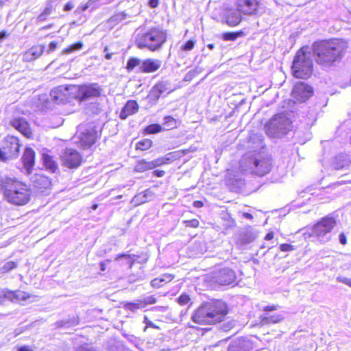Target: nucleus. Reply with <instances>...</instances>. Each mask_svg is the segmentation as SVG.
<instances>
[{
  "label": "nucleus",
  "mask_w": 351,
  "mask_h": 351,
  "mask_svg": "<svg viewBox=\"0 0 351 351\" xmlns=\"http://www.w3.org/2000/svg\"><path fill=\"white\" fill-rule=\"evenodd\" d=\"M97 1V0H88L87 3L82 4L80 6V10H82V11L86 10L89 8V5L91 3H94Z\"/></svg>",
  "instance_id": "48"
},
{
  "label": "nucleus",
  "mask_w": 351,
  "mask_h": 351,
  "mask_svg": "<svg viewBox=\"0 0 351 351\" xmlns=\"http://www.w3.org/2000/svg\"><path fill=\"white\" fill-rule=\"evenodd\" d=\"M83 45H84V44H83L82 41H77V42L68 46L67 47L64 48L62 50V53L64 54L71 53L73 52L74 51L81 49L83 47Z\"/></svg>",
  "instance_id": "37"
},
{
  "label": "nucleus",
  "mask_w": 351,
  "mask_h": 351,
  "mask_svg": "<svg viewBox=\"0 0 351 351\" xmlns=\"http://www.w3.org/2000/svg\"><path fill=\"white\" fill-rule=\"evenodd\" d=\"M111 58H112V54L111 53H107L106 55V59L110 60Z\"/></svg>",
  "instance_id": "64"
},
{
  "label": "nucleus",
  "mask_w": 351,
  "mask_h": 351,
  "mask_svg": "<svg viewBox=\"0 0 351 351\" xmlns=\"http://www.w3.org/2000/svg\"><path fill=\"white\" fill-rule=\"evenodd\" d=\"M348 49V43L343 38L319 40L313 43V56L323 68L335 66L341 61Z\"/></svg>",
  "instance_id": "1"
},
{
  "label": "nucleus",
  "mask_w": 351,
  "mask_h": 351,
  "mask_svg": "<svg viewBox=\"0 0 351 351\" xmlns=\"http://www.w3.org/2000/svg\"><path fill=\"white\" fill-rule=\"evenodd\" d=\"M278 305L266 306L263 307V310L264 311H276L278 308Z\"/></svg>",
  "instance_id": "54"
},
{
  "label": "nucleus",
  "mask_w": 351,
  "mask_h": 351,
  "mask_svg": "<svg viewBox=\"0 0 351 351\" xmlns=\"http://www.w3.org/2000/svg\"><path fill=\"white\" fill-rule=\"evenodd\" d=\"M339 281L340 282L346 284L347 285H351V280L345 278H339Z\"/></svg>",
  "instance_id": "60"
},
{
  "label": "nucleus",
  "mask_w": 351,
  "mask_h": 351,
  "mask_svg": "<svg viewBox=\"0 0 351 351\" xmlns=\"http://www.w3.org/2000/svg\"><path fill=\"white\" fill-rule=\"evenodd\" d=\"M337 224V219L332 215H326L315 221L311 227L310 237H314L322 243H326L330 240L328 237Z\"/></svg>",
  "instance_id": "7"
},
{
  "label": "nucleus",
  "mask_w": 351,
  "mask_h": 351,
  "mask_svg": "<svg viewBox=\"0 0 351 351\" xmlns=\"http://www.w3.org/2000/svg\"><path fill=\"white\" fill-rule=\"evenodd\" d=\"M141 59L136 57H130L127 62L126 69L128 72H131L135 67L142 64Z\"/></svg>",
  "instance_id": "35"
},
{
  "label": "nucleus",
  "mask_w": 351,
  "mask_h": 351,
  "mask_svg": "<svg viewBox=\"0 0 351 351\" xmlns=\"http://www.w3.org/2000/svg\"><path fill=\"white\" fill-rule=\"evenodd\" d=\"M274 237V233L273 232H268L264 237V239L265 241H270L271 239H273Z\"/></svg>",
  "instance_id": "58"
},
{
  "label": "nucleus",
  "mask_w": 351,
  "mask_h": 351,
  "mask_svg": "<svg viewBox=\"0 0 351 351\" xmlns=\"http://www.w3.org/2000/svg\"><path fill=\"white\" fill-rule=\"evenodd\" d=\"M73 8V4L72 2L69 1L64 5L63 10L64 12H69Z\"/></svg>",
  "instance_id": "51"
},
{
  "label": "nucleus",
  "mask_w": 351,
  "mask_h": 351,
  "mask_svg": "<svg viewBox=\"0 0 351 351\" xmlns=\"http://www.w3.org/2000/svg\"><path fill=\"white\" fill-rule=\"evenodd\" d=\"M35 151L29 147H26L21 157V162L26 170L27 174L32 173L33 168L35 165Z\"/></svg>",
  "instance_id": "19"
},
{
  "label": "nucleus",
  "mask_w": 351,
  "mask_h": 351,
  "mask_svg": "<svg viewBox=\"0 0 351 351\" xmlns=\"http://www.w3.org/2000/svg\"><path fill=\"white\" fill-rule=\"evenodd\" d=\"M68 86H60L54 90V98L56 100L60 102H66L72 99L69 94V91L66 90Z\"/></svg>",
  "instance_id": "26"
},
{
  "label": "nucleus",
  "mask_w": 351,
  "mask_h": 351,
  "mask_svg": "<svg viewBox=\"0 0 351 351\" xmlns=\"http://www.w3.org/2000/svg\"><path fill=\"white\" fill-rule=\"evenodd\" d=\"M314 95L313 87L304 82L299 81L294 84L291 96L295 104L305 103Z\"/></svg>",
  "instance_id": "11"
},
{
  "label": "nucleus",
  "mask_w": 351,
  "mask_h": 351,
  "mask_svg": "<svg viewBox=\"0 0 351 351\" xmlns=\"http://www.w3.org/2000/svg\"><path fill=\"white\" fill-rule=\"evenodd\" d=\"M167 307L162 306H154L152 308V311H156V312L164 313L167 311Z\"/></svg>",
  "instance_id": "53"
},
{
  "label": "nucleus",
  "mask_w": 351,
  "mask_h": 351,
  "mask_svg": "<svg viewBox=\"0 0 351 351\" xmlns=\"http://www.w3.org/2000/svg\"><path fill=\"white\" fill-rule=\"evenodd\" d=\"M138 110L139 106L136 100H128L121 109L119 117L121 120H125L128 117L136 114Z\"/></svg>",
  "instance_id": "22"
},
{
  "label": "nucleus",
  "mask_w": 351,
  "mask_h": 351,
  "mask_svg": "<svg viewBox=\"0 0 351 351\" xmlns=\"http://www.w3.org/2000/svg\"><path fill=\"white\" fill-rule=\"evenodd\" d=\"M153 145L154 143L152 139L142 138L135 143V150L145 152L149 150Z\"/></svg>",
  "instance_id": "30"
},
{
  "label": "nucleus",
  "mask_w": 351,
  "mask_h": 351,
  "mask_svg": "<svg viewBox=\"0 0 351 351\" xmlns=\"http://www.w3.org/2000/svg\"><path fill=\"white\" fill-rule=\"evenodd\" d=\"M173 90V89L170 87V84L168 81L161 80L158 82L151 88L148 94V98L152 101H157L160 97L169 95Z\"/></svg>",
  "instance_id": "15"
},
{
  "label": "nucleus",
  "mask_w": 351,
  "mask_h": 351,
  "mask_svg": "<svg viewBox=\"0 0 351 351\" xmlns=\"http://www.w3.org/2000/svg\"><path fill=\"white\" fill-rule=\"evenodd\" d=\"M62 165L69 169H76L84 162L82 154L73 148H66L60 155Z\"/></svg>",
  "instance_id": "12"
},
{
  "label": "nucleus",
  "mask_w": 351,
  "mask_h": 351,
  "mask_svg": "<svg viewBox=\"0 0 351 351\" xmlns=\"http://www.w3.org/2000/svg\"><path fill=\"white\" fill-rule=\"evenodd\" d=\"M156 167H157V166L156 162H154V160L152 161H147L146 160L142 159L136 162L134 171L137 173H143Z\"/></svg>",
  "instance_id": "25"
},
{
  "label": "nucleus",
  "mask_w": 351,
  "mask_h": 351,
  "mask_svg": "<svg viewBox=\"0 0 351 351\" xmlns=\"http://www.w3.org/2000/svg\"><path fill=\"white\" fill-rule=\"evenodd\" d=\"M261 324L262 325H267L269 324H277L283 319V317L281 315H274L271 316L260 317Z\"/></svg>",
  "instance_id": "31"
},
{
  "label": "nucleus",
  "mask_w": 351,
  "mask_h": 351,
  "mask_svg": "<svg viewBox=\"0 0 351 351\" xmlns=\"http://www.w3.org/2000/svg\"><path fill=\"white\" fill-rule=\"evenodd\" d=\"M190 300V298L187 294H182L178 298V302L181 305L186 304Z\"/></svg>",
  "instance_id": "44"
},
{
  "label": "nucleus",
  "mask_w": 351,
  "mask_h": 351,
  "mask_svg": "<svg viewBox=\"0 0 351 351\" xmlns=\"http://www.w3.org/2000/svg\"><path fill=\"white\" fill-rule=\"evenodd\" d=\"M339 238L341 244L345 245L348 243L347 236L344 232H341L339 234Z\"/></svg>",
  "instance_id": "47"
},
{
  "label": "nucleus",
  "mask_w": 351,
  "mask_h": 351,
  "mask_svg": "<svg viewBox=\"0 0 351 351\" xmlns=\"http://www.w3.org/2000/svg\"><path fill=\"white\" fill-rule=\"evenodd\" d=\"M163 125L165 128L163 130H172L178 128L180 126V122L178 119H175L172 116L167 115L163 119Z\"/></svg>",
  "instance_id": "29"
},
{
  "label": "nucleus",
  "mask_w": 351,
  "mask_h": 351,
  "mask_svg": "<svg viewBox=\"0 0 351 351\" xmlns=\"http://www.w3.org/2000/svg\"><path fill=\"white\" fill-rule=\"evenodd\" d=\"M21 147V144L19 138L13 135L6 136L0 147V160L5 162L16 158Z\"/></svg>",
  "instance_id": "10"
},
{
  "label": "nucleus",
  "mask_w": 351,
  "mask_h": 351,
  "mask_svg": "<svg viewBox=\"0 0 351 351\" xmlns=\"http://www.w3.org/2000/svg\"><path fill=\"white\" fill-rule=\"evenodd\" d=\"M207 47L209 49L213 50L215 48V45L213 43H209L207 45Z\"/></svg>",
  "instance_id": "62"
},
{
  "label": "nucleus",
  "mask_w": 351,
  "mask_h": 351,
  "mask_svg": "<svg viewBox=\"0 0 351 351\" xmlns=\"http://www.w3.org/2000/svg\"><path fill=\"white\" fill-rule=\"evenodd\" d=\"M79 323L78 318L76 317H72L71 319L61 321L58 324L60 326H66V327H71L77 325Z\"/></svg>",
  "instance_id": "39"
},
{
  "label": "nucleus",
  "mask_w": 351,
  "mask_h": 351,
  "mask_svg": "<svg viewBox=\"0 0 351 351\" xmlns=\"http://www.w3.org/2000/svg\"><path fill=\"white\" fill-rule=\"evenodd\" d=\"M143 322L146 324V326L144 328V331H146L147 327L158 328V327L154 323L150 321L146 315L144 316Z\"/></svg>",
  "instance_id": "46"
},
{
  "label": "nucleus",
  "mask_w": 351,
  "mask_h": 351,
  "mask_svg": "<svg viewBox=\"0 0 351 351\" xmlns=\"http://www.w3.org/2000/svg\"><path fill=\"white\" fill-rule=\"evenodd\" d=\"M193 205L194 207L199 208L203 207L204 203L200 200H196L193 202Z\"/></svg>",
  "instance_id": "59"
},
{
  "label": "nucleus",
  "mask_w": 351,
  "mask_h": 351,
  "mask_svg": "<svg viewBox=\"0 0 351 351\" xmlns=\"http://www.w3.org/2000/svg\"><path fill=\"white\" fill-rule=\"evenodd\" d=\"M134 43L140 49L154 52L160 50L167 40L165 30L158 27H139L134 33Z\"/></svg>",
  "instance_id": "2"
},
{
  "label": "nucleus",
  "mask_w": 351,
  "mask_h": 351,
  "mask_svg": "<svg viewBox=\"0 0 351 351\" xmlns=\"http://www.w3.org/2000/svg\"><path fill=\"white\" fill-rule=\"evenodd\" d=\"M163 131L162 127L158 123H152L147 125L143 130V135L155 134Z\"/></svg>",
  "instance_id": "32"
},
{
  "label": "nucleus",
  "mask_w": 351,
  "mask_h": 351,
  "mask_svg": "<svg viewBox=\"0 0 351 351\" xmlns=\"http://www.w3.org/2000/svg\"><path fill=\"white\" fill-rule=\"evenodd\" d=\"M160 0H149V5L152 8H155L158 6Z\"/></svg>",
  "instance_id": "56"
},
{
  "label": "nucleus",
  "mask_w": 351,
  "mask_h": 351,
  "mask_svg": "<svg viewBox=\"0 0 351 351\" xmlns=\"http://www.w3.org/2000/svg\"><path fill=\"white\" fill-rule=\"evenodd\" d=\"M183 223L189 228H197L199 226V221L197 219L184 220Z\"/></svg>",
  "instance_id": "41"
},
{
  "label": "nucleus",
  "mask_w": 351,
  "mask_h": 351,
  "mask_svg": "<svg viewBox=\"0 0 351 351\" xmlns=\"http://www.w3.org/2000/svg\"><path fill=\"white\" fill-rule=\"evenodd\" d=\"M66 90L70 97L79 103L99 98L102 96L104 92L101 86L96 82L71 84Z\"/></svg>",
  "instance_id": "6"
},
{
  "label": "nucleus",
  "mask_w": 351,
  "mask_h": 351,
  "mask_svg": "<svg viewBox=\"0 0 351 351\" xmlns=\"http://www.w3.org/2000/svg\"><path fill=\"white\" fill-rule=\"evenodd\" d=\"M76 135L78 139L77 145L84 150L91 148L100 136L96 127L90 124L80 127Z\"/></svg>",
  "instance_id": "9"
},
{
  "label": "nucleus",
  "mask_w": 351,
  "mask_h": 351,
  "mask_svg": "<svg viewBox=\"0 0 351 351\" xmlns=\"http://www.w3.org/2000/svg\"><path fill=\"white\" fill-rule=\"evenodd\" d=\"M291 120L283 112L274 114L265 125L266 134L278 138L287 134L291 129Z\"/></svg>",
  "instance_id": "8"
},
{
  "label": "nucleus",
  "mask_w": 351,
  "mask_h": 351,
  "mask_svg": "<svg viewBox=\"0 0 351 351\" xmlns=\"http://www.w3.org/2000/svg\"><path fill=\"white\" fill-rule=\"evenodd\" d=\"M18 351H33V350L31 346H23L18 348Z\"/></svg>",
  "instance_id": "57"
},
{
  "label": "nucleus",
  "mask_w": 351,
  "mask_h": 351,
  "mask_svg": "<svg viewBox=\"0 0 351 351\" xmlns=\"http://www.w3.org/2000/svg\"><path fill=\"white\" fill-rule=\"evenodd\" d=\"M10 36V33L7 30L0 31V42L4 40Z\"/></svg>",
  "instance_id": "49"
},
{
  "label": "nucleus",
  "mask_w": 351,
  "mask_h": 351,
  "mask_svg": "<svg viewBox=\"0 0 351 351\" xmlns=\"http://www.w3.org/2000/svg\"><path fill=\"white\" fill-rule=\"evenodd\" d=\"M195 150V149L194 148L190 147L189 149H180L178 151L169 152L166 156L154 160V162H156L157 167L167 165L175 160H179L189 152H193Z\"/></svg>",
  "instance_id": "18"
},
{
  "label": "nucleus",
  "mask_w": 351,
  "mask_h": 351,
  "mask_svg": "<svg viewBox=\"0 0 351 351\" xmlns=\"http://www.w3.org/2000/svg\"><path fill=\"white\" fill-rule=\"evenodd\" d=\"M122 258H126L128 261V267L131 268L134 263V256L128 254H119L116 256L115 260L119 261Z\"/></svg>",
  "instance_id": "40"
},
{
  "label": "nucleus",
  "mask_w": 351,
  "mask_h": 351,
  "mask_svg": "<svg viewBox=\"0 0 351 351\" xmlns=\"http://www.w3.org/2000/svg\"><path fill=\"white\" fill-rule=\"evenodd\" d=\"M77 351H96L93 347L88 346H82L77 348Z\"/></svg>",
  "instance_id": "50"
},
{
  "label": "nucleus",
  "mask_w": 351,
  "mask_h": 351,
  "mask_svg": "<svg viewBox=\"0 0 351 351\" xmlns=\"http://www.w3.org/2000/svg\"><path fill=\"white\" fill-rule=\"evenodd\" d=\"M100 269L101 271H104L106 269V264L104 263H100Z\"/></svg>",
  "instance_id": "63"
},
{
  "label": "nucleus",
  "mask_w": 351,
  "mask_h": 351,
  "mask_svg": "<svg viewBox=\"0 0 351 351\" xmlns=\"http://www.w3.org/2000/svg\"><path fill=\"white\" fill-rule=\"evenodd\" d=\"M58 47V43L56 42V41H51L49 43V51L48 52H51V51H53L56 49Z\"/></svg>",
  "instance_id": "52"
},
{
  "label": "nucleus",
  "mask_w": 351,
  "mask_h": 351,
  "mask_svg": "<svg viewBox=\"0 0 351 351\" xmlns=\"http://www.w3.org/2000/svg\"><path fill=\"white\" fill-rule=\"evenodd\" d=\"M153 175L156 177H162L165 175V171L164 170H155L152 172Z\"/></svg>",
  "instance_id": "55"
},
{
  "label": "nucleus",
  "mask_w": 351,
  "mask_h": 351,
  "mask_svg": "<svg viewBox=\"0 0 351 351\" xmlns=\"http://www.w3.org/2000/svg\"><path fill=\"white\" fill-rule=\"evenodd\" d=\"M279 250L281 252H291L295 250V247L289 243H282L279 245Z\"/></svg>",
  "instance_id": "43"
},
{
  "label": "nucleus",
  "mask_w": 351,
  "mask_h": 351,
  "mask_svg": "<svg viewBox=\"0 0 351 351\" xmlns=\"http://www.w3.org/2000/svg\"><path fill=\"white\" fill-rule=\"evenodd\" d=\"M253 173L259 176H263L270 172L271 169V158L261 156L253 160Z\"/></svg>",
  "instance_id": "16"
},
{
  "label": "nucleus",
  "mask_w": 351,
  "mask_h": 351,
  "mask_svg": "<svg viewBox=\"0 0 351 351\" xmlns=\"http://www.w3.org/2000/svg\"><path fill=\"white\" fill-rule=\"evenodd\" d=\"M243 13L233 8H228L224 14V23L230 27H234L241 23L243 20Z\"/></svg>",
  "instance_id": "20"
},
{
  "label": "nucleus",
  "mask_w": 351,
  "mask_h": 351,
  "mask_svg": "<svg viewBox=\"0 0 351 351\" xmlns=\"http://www.w3.org/2000/svg\"><path fill=\"white\" fill-rule=\"evenodd\" d=\"M125 309L135 312L139 308H144V304L141 300H138L136 302H126L123 304Z\"/></svg>",
  "instance_id": "36"
},
{
  "label": "nucleus",
  "mask_w": 351,
  "mask_h": 351,
  "mask_svg": "<svg viewBox=\"0 0 351 351\" xmlns=\"http://www.w3.org/2000/svg\"><path fill=\"white\" fill-rule=\"evenodd\" d=\"M173 276L170 274H165L156 278L152 282V285H158L159 283L167 284L172 281Z\"/></svg>",
  "instance_id": "34"
},
{
  "label": "nucleus",
  "mask_w": 351,
  "mask_h": 351,
  "mask_svg": "<svg viewBox=\"0 0 351 351\" xmlns=\"http://www.w3.org/2000/svg\"><path fill=\"white\" fill-rule=\"evenodd\" d=\"M45 46L43 45H35L27 49L23 53V58L25 62H32L40 58L44 53Z\"/></svg>",
  "instance_id": "21"
},
{
  "label": "nucleus",
  "mask_w": 351,
  "mask_h": 351,
  "mask_svg": "<svg viewBox=\"0 0 351 351\" xmlns=\"http://www.w3.org/2000/svg\"><path fill=\"white\" fill-rule=\"evenodd\" d=\"M238 12L244 16H254L259 13L261 8V0H234Z\"/></svg>",
  "instance_id": "13"
},
{
  "label": "nucleus",
  "mask_w": 351,
  "mask_h": 351,
  "mask_svg": "<svg viewBox=\"0 0 351 351\" xmlns=\"http://www.w3.org/2000/svg\"><path fill=\"white\" fill-rule=\"evenodd\" d=\"M31 182L35 190L39 193L45 192L52 186L51 179L43 173H35L31 178Z\"/></svg>",
  "instance_id": "17"
},
{
  "label": "nucleus",
  "mask_w": 351,
  "mask_h": 351,
  "mask_svg": "<svg viewBox=\"0 0 351 351\" xmlns=\"http://www.w3.org/2000/svg\"><path fill=\"white\" fill-rule=\"evenodd\" d=\"M196 41L195 40L191 38L186 40L182 45L180 47V50L182 51H189L194 49Z\"/></svg>",
  "instance_id": "38"
},
{
  "label": "nucleus",
  "mask_w": 351,
  "mask_h": 351,
  "mask_svg": "<svg viewBox=\"0 0 351 351\" xmlns=\"http://www.w3.org/2000/svg\"><path fill=\"white\" fill-rule=\"evenodd\" d=\"M227 313L228 307L223 301L205 302L195 311L192 320L197 324H215L221 322Z\"/></svg>",
  "instance_id": "3"
},
{
  "label": "nucleus",
  "mask_w": 351,
  "mask_h": 351,
  "mask_svg": "<svg viewBox=\"0 0 351 351\" xmlns=\"http://www.w3.org/2000/svg\"><path fill=\"white\" fill-rule=\"evenodd\" d=\"M245 32L243 29H240L236 32H226L221 34V38L224 41H234L238 38L245 36Z\"/></svg>",
  "instance_id": "28"
},
{
  "label": "nucleus",
  "mask_w": 351,
  "mask_h": 351,
  "mask_svg": "<svg viewBox=\"0 0 351 351\" xmlns=\"http://www.w3.org/2000/svg\"><path fill=\"white\" fill-rule=\"evenodd\" d=\"M16 267V263L14 261H8L4 264L2 268L1 269L3 272H8L9 271L12 270V269L15 268Z\"/></svg>",
  "instance_id": "42"
},
{
  "label": "nucleus",
  "mask_w": 351,
  "mask_h": 351,
  "mask_svg": "<svg viewBox=\"0 0 351 351\" xmlns=\"http://www.w3.org/2000/svg\"><path fill=\"white\" fill-rule=\"evenodd\" d=\"M14 298L17 300L25 298L23 293L8 292V293L4 294L3 296H1V295H0V303L4 304L5 302H8L10 300H13Z\"/></svg>",
  "instance_id": "33"
},
{
  "label": "nucleus",
  "mask_w": 351,
  "mask_h": 351,
  "mask_svg": "<svg viewBox=\"0 0 351 351\" xmlns=\"http://www.w3.org/2000/svg\"><path fill=\"white\" fill-rule=\"evenodd\" d=\"M306 49L307 47H302L293 58L291 75L296 79L308 80L313 75V64Z\"/></svg>",
  "instance_id": "5"
},
{
  "label": "nucleus",
  "mask_w": 351,
  "mask_h": 351,
  "mask_svg": "<svg viewBox=\"0 0 351 351\" xmlns=\"http://www.w3.org/2000/svg\"><path fill=\"white\" fill-rule=\"evenodd\" d=\"M251 350L250 341L245 339L233 343L228 348V351H250Z\"/></svg>",
  "instance_id": "27"
},
{
  "label": "nucleus",
  "mask_w": 351,
  "mask_h": 351,
  "mask_svg": "<svg viewBox=\"0 0 351 351\" xmlns=\"http://www.w3.org/2000/svg\"><path fill=\"white\" fill-rule=\"evenodd\" d=\"M3 194L8 203L18 206L27 205L32 197V190L27 184L12 178H5Z\"/></svg>",
  "instance_id": "4"
},
{
  "label": "nucleus",
  "mask_w": 351,
  "mask_h": 351,
  "mask_svg": "<svg viewBox=\"0 0 351 351\" xmlns=\"http://www.w3.org/2000/svg\"><path fill=\"white\" fill-rule=\"evenodd\" d=\"M10 125L25 138L33 139L34 132L29 121L23 117H14L10 121Z\"/></svg>",
  "instance_id": "14"
},
{
  "label": "nucleus",
  "mask_w": 351,
  "mask_h": 351,
  "mask_svg": "<svg viewBox=\"0 0 351 351\" xmlns=\"http://www.w3.org/2000/svg\"><path fill=\"white\" fill-rule=\"evenodd\" d=\"M161 66V62L158 60L147 58L142 61L140 71L144 73H154Z\"/></svg>",
  "instance_id": "23"
},
{
  "label": "nucleus",
  "mask_w": 351,
  "mask_h": 351,
  "mask_svg": "<svg viewBox=\"0 0 351 351\" xmlns=\"http://www.w3.org/2000/svg\"><path fill=\"white\" fill-rule=\"evenodd\" d=\"M42 160L46 169L51 173H55L58 169V165L53 157L47 153L42 154Z\"/></svg>",
  "instance_id": "24"
},
{
  "label": "nucleus",
  "mask_w": 351,
  "mask_h": 351,
  "mask_svg": "<svg viewBox=\"0 0 351 351\" xmlns=\"http://www.w3.org/2000/svg\"><path fill=\"white\" fill-rule=\"evenodd\" d=\"M143 302V304H144V307L147 304H154L156 302V298L153 295H149L147 297H145L143 300H141Z\"/></svg>",
  "instance_id": "45"
},
{
  "label": "nucleus",
  "mask_w": 351,
  "mask_h": 351,
  "mask_svg": "<svg viewBox=\"0 0 351 351\" xmlns=\"http://www.w3.org/2000/svg\"><path fill=\"white\" fill-rule=\"evenodd\" d=\"M243 216L245 218L248 219H250V220H252V219H254L253 215H252L251 213H243Z\"/></svg>",
  "instance_id": "61"
}]
</instances>
